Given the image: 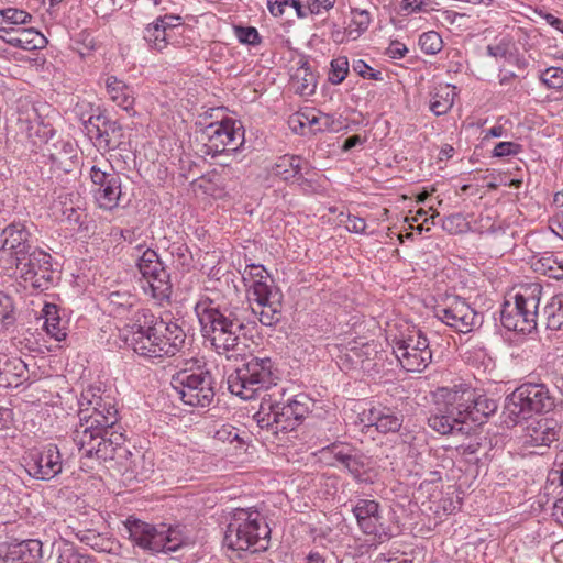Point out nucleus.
<instances>
[{"label": "nucleus", "mask_w": 563, "mask_h": 563, "mask_svg": "<svg viewBox=\"0 0 563 563\" xmlns=\"http://www.w3.org/2000/svg\"><path fill=\"white\" fill-rule=\"evenodd\" d=\"M79 422L71 438L80 455V470L90 472L96 465L110 460L126 459V472L145 475L136 470V461L124 446V435L119 432V420L114 398L100 387L89 386L78 399Z\"/></svg>", "instance_id": "1"}, {"label": "nucleus", "mask_w": 563, "mask_h": 563, "mask_svg": "<svg viewBox=\"0 0 563 563\" xmlns=\"http://www.w3.org/2000/svg\"><path fill=\"white\" fill-rule=\"evenodd\" d=\"M195 312L202 335L211 342L219 355L224 354L230 360L243 352L247 329L244 308L221 306L210 298H203L196 303Z\"/></svg>", "instance_id": "2"}, {"label": "nucleus", "mask_w": 563, "mask_h": 563, "mask_svg": "<svg viewBox=\"0 0 563 563\" xmlns=\"http://www.w3.org/2000/svg\"><path fill=\"white\" fill-rule=\"evenodd\" d=\"M144 320L134 323L125 342L146 358L176 355L184 346L186 334L177 322L156 318L151 311L139 312Z\"/></svg>", "instance_id": "3"}, {"label": "nucleus", "mask_w": 563, "mask_h": 563, "mask_svg": "<svg viewBox=\"0 0 563 563\" xmlns=\"http://www.w3.org/2000/svg\"><path fill=\"white\" fill-rule=\"evenodd\" d=\"M271 529L260 511L252 508H236L229 517L224 544L234 551L258 552L266 550Z\"/></svg>", "instance_id": "4"}, {"label": "nucleus", "mask_w": 563, "mask_h": 563, "mask_svg": "<svg viewBox=\"0 0 563 563\" xmlns=\"http://www.w3.org/2000/svg\"><path fill=\"white\" fill-rule=\"evenodd\" d=\"M277 371L271 357L249 356L228 376V389L241 399L250 400L263 390L276 385Z\"/></svg>", "instance_id": "5"}, {"label": "nucleus", "mask_w": 563, "mask_h": 563, "mask_svg": "<svg viewBox=\"0 0 563 563\" xmlns=\"http://www.w3.org/2000/svg\"><path fill=\"white\" fill-rule=\"evenodd\" d=\"M542 287L539 284H530L522 287L511 303L506 301L500 312V322L508 331L531 333L537 329L538 308L540 305Z\"/></svg>", "instance_id": "6"}, {"label": "nucleus", "mask_w": 563, "mask_h": 563, "mask_svg": "<svg viewBox=\"0 0 563 563\" xmlns=\"http://www.w3.org/2000/svg\"><path fill=\"white\" fill-rule=\"evenodd\" d=\"M135 250L140 253L136 267L141 274L139 284L144 295L161 306L169 302L173 288L170 275L159 255L155 250L145 247L143 244L136 245Z\"/></svg>", "instance_id": "7"}, {"label": "nucleus", "mask_w": 563, "mask_h": 563, "mask_svg": "<svg viewBox=\"0 0 563 563\" xmlns=\"http://www.w3.org/2000/svg\"><path fill=\"white\" fill-rule=\"evenodd\" d=\"M213 377L202 366L187 367L172 376L170 385L180 400L191 407H208L214 398Z\"/></svg>", "instance_id": "8"}, {"label": "nucleus", "mask_w": 563, "mask_h": 563, "mask_svg": "<svg viewBox=\"0 0 563 563\" xmlns=\"http://www.w3.org/2000/svg\"><path fill=\"white\" fill-rule=\"evenodd\" d=\"M124 528L132 544L150 553L175 552L183 544L177 531L164 526L157 528L133 517L124 521Z\"/></svg>", "instance_id": "9"}, {"label": "nucleus", "mask_w": 563, "mask_h": 563, "mask_svg": "<svg viewBox=\"0 0 563 563\" xmlns=\"http://www.w3.org/2000/svg\"><path fill=\"white\" fill-rule=\"evenodd\" d=\"M320 460L328 465L346 471L357 483H373L376 473L371 457L347 442H334L319 451Z\"/></svg>", "instance_id": "10"}, {"label": "nucleus", "mask_w": 563, "mask_h": 563, "mask_svg": "<svg viewBox=\"0 0 563 563\" xmlns=\"http://www.w3.org/2000/svg\"><path fill=\"white\" fill-rule=\"evenodd\" d=\"M554 405V398L544 384L526 383L506 398L505 413L517 423L532 413L548 412Z\"/></svg>", "instance_id": "11"}, {"label": "nucleus", "mask_w": 563, "mask_h": 563, "mask_svg": "<svg viewBox=\"0 0 563 563\" xmlns=\"http://www.w3.org/2000/svg\"><path fill=\"white\" fill-rule=\"evenodd\" d=\"M205 154L211 157L235 155L244 145V128L240 121L227 118L208 124L201 131Z\"/></svg>", "instance_id": "12"}, {"label": "nucleus", "mask_w": 563, "mask_h": 563, "mask_svg": "<svg viewBox=\"0 0 563 563\" xmlns=\"http://www.w3.org/2000/svg\"><path fill=\"white\" fill-rule=\"evenodd\" d=\"M393 353L401 367L412 373L423 372L432 361L429 340L421 330L394 339Z\"/></svg>", "instance_id": "13"}, {"label": "nucleus", "mask_w": 563, "mask_h": 563, "mask_svg": "<svg viewBox=\"0 0 563 563\" xmlns=\"http://www.w3.org/2000/svg\"><path fill=\"white\" fill-rule=\"evenodd\" d=\"M30 232L25 223L14 221L0 234V271L11 276L13 266L25 261L31 254Z\"/></svg>", "instance_id": "14"}, {"label": "nucleus", "mask_w": 563, "mask_h": 563, "mask_svg": "<svg viewBox=\"0 0 563 563\" xmlns=\"http://www.w3.org/2000/svg\"><path fill=\"white\" fill-rule=\"evenodd\" d=\"M89 177L96 202L103 210H113L122 196V179L111 163L103 162L90 167Z\"/></svg>", "instance_id": "15"}, {"label": "nucleus", "mask_w": 563, "mask_h": 563, "mask_svg": "<svg viewBox=\"0 0 563 563\" xmlns=\"http://www.w3.org/2000/svg\"><path fill=\"white\" fill-rule=\"evenodd\" d=\"M43 134L49 135V137L45 141L42 155L47 158L51 165L49 169L56 174V184L64 186V179L59 180V178L71 173L76 167L77 147L69 140L56 139L55 130L47 125L43 126ZM49 178L53 179L52 176ZM52 184L55 181L52 180Z\"/></svg>", "instance_id": "16"}, {"label": "nucleus", "mask_w": 563, "mask_h": 563, "mask_svg": "<svg viewBox=\"0 0 563 563\" xmlns=\"http://www.w3.org/2000/svg\"><path fill=\"white\" fill-rule=\"evenodd\" d=\"M434 316L460 333H470L483 323V317L457 296L449 297L444 305L435 306Z\"/></svg>", "instance_id": "17"}, {"label": "nucleus", "mask_w": 563, "mask_h": 563, "mask_svg": "<svg viewBox=\"0 0 563 563\" xmlns=\"http://www.w3.org/2000/svg\"><path fill=\"white\" fill-rule=\"evenodd\" d=\"M51 260L52 256L48 253L34 250L25 261H20L19 265L13 266L12 275H19L34 290H47L54 284Z\"/></svg>", "instance_id": "18"}, {"label": "nucleus", "mask_w": 563, "mask_h": 563, "mask_svg": "<svg viewBox=\"0 0 563 563\" xmlns=\"http://www.w3.org/2000/svg\"><path fill=\"white\" fill-rule=\"evenodd\" d=\"M24 462L27 474L40 481H51L63 471L62 454L54 443L31 449Z\"/></svg>", "instance_id": "19"}, {"label": "nucleus", "mask_w": 563, "mask_h": 563, "mask_svg": "<svg viewBox=\"0 0 563 563\" xmlns=\"http://www.w3.org/2000/svg\"><path fill=\"white\" fill-rule=\"evenodd\" d=\"M404 419L402 412L397 408L377 404L360 411L354 423L362 426L366 431L374 427L377 432L388 434L399 432Z\"/></svg>", "instance_id": "20"}, {"label": "nucleus", "mask_w": 563, "mask_h": 563, "mask_svg": "<svg viewBox=\"0 0 563 563\" xmlns=\"http://www.w3.org/2000/svg\"><path fill=\"white\" fill-rule=\"evenodd\" d=\"M254 419L261 429H266L274 434L292 431L299 424L286 400L263 402L260 411L254 415Z\"/></svg>", "instance_id": "21"}, {"label": "nucleus", "mask_w": 563, "mask_h": 563, "mask_svg": "<svg viewBox=\"0 0 563 563\" xmlns=\"http://www.w3.org/2000/svg\"><path fill=\"white\" fill-rule=\"evenodd\" d=\"M86 134L95 145L104 151H113L123 143L124 133L121 124L104 114L91 115L84 122Z\"/></svg>", "instance_id": "22"}, {"label": "nucleus", "mask_w": 563, "mask_h": 563, "mask_svg": "<svg viewBox=\"0 0 563 563\" xmlns=\"http://www.w3.org/2000/svg\"><path fill=\"white\" fill-rule=\"evenodd\" d=\"M472 388L466 385L454 386L453 388L442 387L435 393L437 410L445 416L459 418L461 426L468 421L470 413H467V405L471 400Z\"/></svg>", "instance_id": "23"}, {"label": "nucleus", "mask_w": 563, "mask_h": 563, "mask_svg": "<svg viewBox=\"0 0 563 563\" xmlns=\"http://www.w3.org/2000/svg\"><path fill=\"white\" fill-rule=\"evenodd\" d=\"M104 307L109 314L114 318L130 320L134 323H141L144 318L139 312L151 311L137 307V297L128 290H115L108 294L104 299Z\"/></svg>", "instance_id": "24"}, {"label": "nucleus", "mask_w": 563, "mask_h": 563, "mask_svg": "<svg viewBox=\"0 0 563 563\" xmlns=\"http://www.w3.org/2000/svg\"><path fill=\"white\" fill-rule=\"evenodd\" d=\"M561 434V426L554 419L540 418L527 424L522 434L525 448H549L558 441Z\"/></svg>", "instance_id": "25"}, {"label": "nucleus", "mask_w": 563, "mask_h": 563, "mask_svg": "<svg viewBox=\"0 0 563 563\" xmlns=\"http://www.w3.org/2000/svg\"><path fill=\"white\" fill-rule=\"evenodd\" d=\"M352 511L363 533L374 537L380 534L383 530V517L378 501L360 498L353 505Z\"/></svg>", "instance_id": "26"}, {"label": "nucleus", "mask_w": 563, "mask_h": 563, "mask_svg": "<svg viewBox=\"0 0 563 563\" xmlns=\"http://www.w3.org/2000/svg\"><path fill=\"white\" fill-rule=\"evenodd\" d=\"M242 279L249 300L278 289L266 268L261 264H247L242 273Z\"/></svg>", "instance_id": "27"}, {"label": "nucleus", "mask_w": 563, "mask_h": 563, "mask_svg": "<svg viewBox=\"0 0 563 563\" xmlns=\"http://www.w3.org/2000/svg\"><path fill=\"white\" fill-rule=\"evenodd\" d=\"M283 294L279 289H273L267 295L255 297L252 300L255 301L261 308L258 313L260 322L265 327L276 325L283 317Z\"/></svg>", "instance_id": "28"}, {"label": "nucleus", "mask_w": 563, "mask_h": 563, "mask_svg": "<svg viewBox=\"0 0 563 563\" xmlns=\"http://www.w3.org/2000/svg\"><path fill=\"white\" fill-rule=\"evenodd\" d=\"M104 84L109 98L118 107L124 111H130L134 108L135 92L133 87L115 76H108Z\"/></svg>", "instance_id": "29"}, {"label": "nucleus", "mask_w": 563, "mask_h": 563, "mask_svg": "<svg viewBox=\"0 0 563 563\" xmlns=\"http://www.w3.org/2000/svg\"><path fill=\"white\" fill-rule=\"evenodd\" d=\"M143 40L150 49L156 52H163L168 45L177 46L180 44V41L167 32L166 26L159 24L156 20L143 30Z\"/></svg>", "instance_id": "30"}, {"label": "nucleus", "mask_w": 563, "mask_h": 563, "mask_svg": "<svg viewBox=\"0 0 563 563\" xmlns=\"http://www.w3.org/2000/svg\"><path fill=\"white\" fill-rule=\"evenodd\" d=\"M532 267L549 278L563 279V254L543 252L532 262Z\"/></svg>", "instance_id": "31"}, {"label": "nucleus", "mask_w": 563, "mask_h": 563, "mask_svg": "<svg viewBox=\"0 0 563 563\" xmlns=\"http://www.w3.org/2000/svg\"><path fill=\"white\" fill-rule=\"evenodd\" d=\"M467 405H470V408H467V413H470L468 420L474 423H483V421L495 413L498 408L494 399L486 395L477 394L473 388L471 400Z\"/></svg>", "instance_id": "32"}, {"label": "nucleus", "mask_w": 563, "mask_h": 563, "mask_svg": "<svg viewBox=\"0 0 563 563\" xmlns=\"http://www.w3.org/2000/svg\"><path fill=\"white\" fill-rule=\"evenodd\" d=\"M455 89V86L449 84L434 88L429 108L437 117L443 115L451 110L456 97Z\"/></svg>", "instance_id": "33"}, {"label": "nucleus", "mask_w": 563, "mask_h": 563, "mask_svg": "<svg viewBox=\"0 0 563 563\" xmlns=\"http://www.w3.org/2000/svg\"><path fill=\"white\" fill-rule=\"evenodd\" d=\"M67 528L81 543L98 552H110L112 549L113 542L106 533L98 532L95 529H75L70 526Z\"/></svg>", "instance_id": "34"}, {"label": "nucleus", "mask_w": 563, "mask_h": 563, "mask_svg": "<svg viewBox=\"0 0 563 563\" xmlns=\"http://www.w3.org/2000/svg\"><path fill=\"white\" fill-rule=\"evenodd\" d=\"M302 164L305 159L296 155H284L278 157L272 167V173L282 178L283 180H290L296 177H301Z\"/></svg>", "instance_id": "35"}, {"label": "nucleus", "mask_w": 563, "mask_h": 563, "mask_svg": "<svg viewBox=\"0 0 563 563\" xmlns=\"http://www.w3.org/2000/svg\"><path fill=\"white\" fill-rule=\"evenodd\" d=\"M44 318V329L47 334L57 341H62L67 335L66 322H63L59 317L58 307L54 303H45L42 310Z\"/></svg>", "instance_id": "36"}, {"label": "nucleus", "mask_w": 563, "mask_h": 563, "mask_svg": "<svg viewBox=\"0 0 563 563\" xmlns=\"http://www.w3.org/2000/svg\"><path fill=\"white\" fill-rule=\"evenodd\" d=\"M27 371V365L20 357H4L3 361L0 360V376L8 385L18 386L21 379H27L25 377Z\"/></svg>", "instance_id": "37"}, {"label": "nucleus", "mask_w": 563, "mask_h": 563, "mask_svg": "<svg viewBox=\"0 0 563 563\" xmlns=\"http://www.w3.org/2000/svg\"><path fill=\"white\" fill-rule=\"evenodd\" d=\"M376 354L377 350L375 344L364 343L361 346L352 347L346 356L354 365L360 366L363 371L369 372L375 368L373 360Z\"/></svg>", "instance_id": "38"}, {"label": "nucleus", "mask_w": 563, "mask_h": 563, "mask_svg": "<svg viewBox=\"0 0 563 563\" xmlns=\"http://www.w3.org/2000/svg\"><path fill=\"white\" fill-rule=\"evenodd\" d=\"M547 329L550 331L563 330V292L554 295L544 307Z\"/></svg>", "instance_id": "39"}, {"label": "nucleus", "mask_w": 563, "mask_h": 563, "mask_svg": "<svg viewBox=\"0 0 563 563\" xmlns=\"http://www.w3.org/2000/svg\"><path fill=\"white\" fill-rule=\"evenodd\" d=\"M428 424L431 429L443 435L454 433L455 431H464V427L461 426V420H459V418H452L444 413L442 415L437 410H434L428 418Z\"/></svg>", "instance_id": "40"}, {"label": "nucleus", "mask_w": 563, "mask_h": 563, "mask_svg": "<svg viewBox=\"0 0 563 563\" xmlns=\"http://www.w3.org/2000/svg\"><path fill=\"white\" fill-rule=\"evenodd\" d=\"M295 90L301 96H311L317 88V77L308 66L299 67L291 77Z\"/></svg>", "instance_id": "41"}, {"label": "nucleus", "mask_w": 563, "mask_h": 563, "mask_svg": "<svg viewBox=\"0 0 563 563\" xmlns=\"http://www.w3.org/2000/svg\"><path fill=\"white\" fill-rule=\"evenodd\" d=\"M45 37L37 31L31 27H19L18 40L11 41V46L22 49H36L41 48L45 42Z\"/></svg>", "instance_id": "42"}, {"label": "nucleus", "mask_w": 563, "mask_h": 563, "mask_svg": "<svg viewBox=\"0 0 563 563\" xmlns=\"http://www.w3.org/2000/svg\"><path fill=\"white\" fill-rule=\"evenodd\" d=\"M420 49L428 55L438 54L443 47V41L435 31L424 32L419 37Z\"/></svg>", "instance_id": "43"}, {"label": "nucleus", "mask_w": 563, "mask_h": 563, "mask_svg": "<svg viewBox=\"0 0 563 563\" xmlns=\"http://www.w3.org/2000/svg\"><path fill=\"white\" fill-rule=\"evenodd\" d=\"M369 24L371 15L368 11L358 9L352 10V21L349 34H355L354 37H357L368 29Z\"/></svg>", "instance_id": "44"}, {"label": "nucleus", "mask_w": 563, "mask_h": 563, "mask_svg": "<svg viewBox=\"0 0 563 563\" xmlns=\"http://www.w3.org/2000/svg\"><path fill=\"white\" fill-rule=\"evenodd\" d=\"M287 404L294 411V417L300 423L301 420L306 417V415L310 410V399L305 394H299L294 397H289L286 399Z\"/></svg>", "instance_id": "45"}, {"label": "nucleus", "mask_w": 563, "mask_h": 563, "mask_svg": "<svg viewBox=\"0 0 563 563\" xmlns=\"http://www.w3.org/2000/svg\"><path fill=\"white\" fill-rule=\"evenodd\" d=\"M541 82L550 89H563V68L549 67L540 75Z\"/></svg>", "instance_id": "46"}, {"label": "nucleus", "mask_w": 563, "mask_h": 563, "mask_svg": "<svg viewBox=\"0 0 563 563\" xmlns=\"http://www.w3.org/2000/svg\"><path fill=\"white\" fill-rule=\"evenodd\" d=\"M349 73V62L346 57H338L331 62L329 81L333 85L341 84Z\"/></svg>", "instance_id": "47"}, {"label": "nucleus", "mask_w": 563, "mask_h": 563, "mask_svg": "<svg viewBox=\"0 0 563 563\" xmlns=\"http://www.w3.org/2000/svg\"><path fill=\"white\" fill-rule=\"evenodd\" d=\"M14 306L12 298L3 291H0V323L3 325L12 324L14 321Z\"/></svg>", "instance_id": "48"}, {"label": "nucleus", "mask_w": 563, "mask_h": 563, "mask_svg": "<svg viewBox=\"0 0 563 563\" xmlns=\"http://www.w3.org/2000/svg\"><path fill=\"white\" fill-rule=\"evenodd\" d=\"M467 222L461 213H454L445 217L442 222V228L450 234H459L465 231Z\"/></svg>", "instance_id": "49"}, {"label": "nucleus", "mask_w": 563, "mask_h": 563, "mask_svg": "<svg viewBox=\"0 0 563 563\" xmlns=\"http://www.w3.org/2000/svg\"><path fill=\"white\" fill-rule=\"evenodd\" d=\"M4 11V18H7L10 22V24L13 27H16L18 25H24L31 22L32 15L24 11L16 8H7L3 9Z\"/></svg>", "instance_id": "50"}, {"label": "nucleus", "mask_w": 563, "mask_h": 563, "mask_svg": "<svg viewBox=\"0 0 563 563\" xmlns=\"http://www.w3.org/2000/svg\"><path fill=\"white\" fill-rule=\"evenodd\" d=\"M159 24L166 26L167 32L173 34L175 38L180 33L178 32L183 27V18L177 14H165L155 19Z\"/></svg>", "instance_id": "51"}, {"label": "nucleus", "mask_w": 563, "mask_h": 563, "mask_svg": "<svg viewBox=\"0 0 563 563\" xmlns=\"http://www.w3.org/2000/svg\"><path fill=\"white\" fill-rule=\"evenodd\" d=\"M522 150V146L515 142H499L493 150L494 157H506L518 155Z\"/></svg>", "instance_id": "52"}, {"label": "nucleus", "mask_w": 563, "mask_h": 563, "mask_svg": "<svg viewBox=\"0 0 563 563\" xmlns=\"http://www.w3.org/2000/svg\"><path fill=\"white\" fill-rule=\"evenodd\" d=\"M236 36L241 43L257 45L261 42L257 30L253 26H240L236 29Z\"/></svg>", "instance_id": "53"}, {"label": "nucleus", "mask_w": 563, "mask_h": 563, "mask_svg": "<svg viewBox=\"0 0 563 563\" xmlns=\"http://www.w3.org/2000/svg\"><path fill=\"white\" fill-rule=\"evenodd\" d=\"M214 438L222 442L232 443L234 441L243 442L239 434V429L231 424H224L216 431Z\"/></svg>", "instance_id": "54"}, {"label": "nucleus", "mask_w": 563, "mask_h": 563, "mask_svg": "<svg viewBox=\"0 0 563 563\" xmlns=\"http://www.w3.org/2000/svg\"><path fill=\"white\" fill-rule=\"evenodd\" d=\"M353 70L363 78L380 80V71L374 70L368 64L362 59H357L352 65Z\"/></svg>", "instance_id": "55"}, {"label": "nucleus", "mask_w": 563, "mask_h": 563, "mask_svg": "<svg viewBox=\"0 0 563 563\" xmlns=\"http://www.w3.org/2000/svg\"><path fill=\"white\" fill-rule=\"evenodd\" d=\"M307 4H309L310 14H321L322 12H327L334 7L335 0H306Z\"/></svg>", "instance_id": "56"}, {"label": "nucleus", "mask_w": 563, "mask_h": 563, "mask_svg": "<svg viewBox=\"0 0 563 563\" xmlns=\"http://www.w3.org/2000/svg\"><path fill=\"white\" fill-rule=\"evenodd\" d=\"M481 448V443L476 439H471L468 442H464L456 446V452L463 457H470L475 455Z\"/></svg>", "instance_id": "57"}, {"label": "nucleus", "mask_w": 563, "mask_h": 563, "mask_svg": "<svg viewBox=\"0 0 563 563\" xmlns=\"http://www.w3.org/2000/svg\"><path fill=\"white\" fill-rule=\"evenodd\" d=\"M345 227L350 232L364 233L366 229V222L363 218L349 214Z\"/></svg>", "instance_id": "58"}, {"label": "nucleus", "mask_w": 563, "mask_h": 563, "mask_svg": "<svg viewBox=\"0 0 563 563\" xmlns=\"http://www.w3.org/2000/svg\"><path fill=\"white\" fill-rule=\"evenodd\" d=\"M292 0H267V8L274 16H282Z\"/></svg>", "instance_id": "59"}, {"label": "nucleus", "mask_w": 563, "mask_h": 563, "mask_svg": "<svg viewBox=\"0 0 563 563\" xmlns=\"http://www.w3.org/2000/svg\"><path fill=\"white\" fill-rule=\"evenodd\" d=\"M408 49L406 47L405 44L398 42V41H393L388 48H387V52L386 54L390 57V58H394V59H400L402 57H405V55L407 54Z\"/></svg>", "instance_id": "60"}, {"label": "nucleus", "mask_w": 563, "mask_h": 563, "mask_svg": "<svg viewBox=\"0 0 563 563\" xmlns=\"http://www.w3.org/2000/svg\"><path fill=\"white\" fill-rule=\"evenodd\" d=\"M300 118L303 119H299L300 125L303 126L307 123L312 132H314L316 128L320 126V112L301 113Z\"/></svg>", "instance_id": "61"}, {"label": "nucleus", "mask_w": 563, "mask_h": 563, "mask_svg": "<svg viewBox=\"0 0 563 563\" xmlns=\"http://www.w3.org/2000/svg\"><path fill=\"white\" fill-rule=\"evenodd\" d=\"M334 123L335 120L332 115L320 112V126L314 129V133L323 131H334L338 129Z\"/></svg>", "instance_id": "62"}, {"label": "nucleus", "mask_w": 563, "mask_h": 563, "mask_svg": "<svg viewBox=\"0 0 563 563\" xmlns=\"http://www.w3.org/2000/svg\"><path fill=\"white\" fill-rule=\"evenodd\" d=\"M487 54L495 58H506L508 54V44L500 42L498 44L488 45Z\"/></svg>", "instance_id": "63"}, {"label": "nucleus", "mask_w": 563, "mask_h": 563, "mask_svg": "<svg viewBox=\"0 0 563 563\" xmlns=\"http://www.w3.org/2000/svg\"><path fill=\"white\" fill-rule=\"evenodd\" d=\"M290 7L296 10L299 19H305L310 14L309 4H302L300 0H292Z\"/></svg>", "instance_id": "64"}]
</instances>
